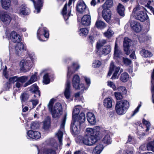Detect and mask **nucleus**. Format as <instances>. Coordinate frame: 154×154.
I'll use <instances>...</instances> for the list:
<instances>
[{
    "label": "nucleus",
    "instance_id": "nucleus-1",
    "mask_svg": "<svg viewBox=\"0 0 154 154\" xmlns=\"http://www.w3.org/2000/svg\"><path fill=\"white\" fill-rule=\"evenodd\" d=\"M123 95L116 92V112L119 115L124 114L129 106L127 100H122Z\"/></svg>",
    "mask_w": 154,
    "mask_h": 154
},
{
    "label": "nucleus",
    "instance_id": "nucleus-2",
    "mask_svg": "<svg viewBox=\"0 0 154 154\" xmlns=\"http://www.w3.org/2000/svg\"><path fill=\"white\" fill-rule=\"evenodd\" d=\"M85 119V115L83 112H81L76 119H73V122L71 125V130L73 135L78 134L84 123Z\"/></svg>",
    "mask_w": 154,
    "mask_h": 154
},
{
    "label": "nucleus",
    "instance_id": "nucleus-3",
    "mask_svg": "<svg viewBox=\"0 0 154 154\" xmlns=\"http://www.w3.org/2000/svg\"><path fill=\"white\" fill-rule=\"evenodd\" d=\"M107 42L106 40L102 39L98 41L96 48L97 54L100 56L106 55L109 54L111 50V47L109 45H103Z\"/></svg>",
    "mask_w": 154,
    "mask_h": 154
},
{
    "label": "nucleus",
    "instance_id": "nucleus-4",
    "mask_svg": "<svg viewBox=\"0 0 154 154\" xmlns=\"http://www.w3.org/2000/svg\"><path fill=\"white\" fill-rule=\"evenodd\" d=\"M142 8V7L139 5L135 8L133 10L131 17H133L141 22H143L147 20L148 17L146 13L141 10Z\"/></svg>",
    "mask_w": 154,
    "mask_h": 154
},
{
    "label": "nucleus",
    "instance_id": "nucleus-5",
    "mask_svg": "<svg viewBox=\"0 0 154 154\" xmlns=\"http://www.w3.org/2000/svg\"><path fill=\"white\" fill-rule=\"evenodd\" d=\"M72 85L73 88L76 90H80L82 93L85 89L84 84L80 82V79L77 75H74L72 79Z\"/></svg>",
    "mask_w": 154,
    "mask_h": 154
},
{
    "label": "nucleus",
    "instance_id": "nucleus-6",
    "mask_svg": "<svg viewBox=\"0 0 154 154\" xmlns=\"http://www.w3.org/2000/svg\"><path fill=\"white\" fill-rule=\"evenodd\" d=\"M100 128L98 126H96L93 128H87L85 131V134L88 135L93 138L96 139L97 141V138L100 134Z\"/></svg>",
    "mask_w": 154,
    "mask_h": 154
},
{
    "label": "nucleus",
    "instance_id": "nucleus-7",
    "mask_svg": "<svg viewBox=\"0 0 154 154\" xmlns=\"http://www.w3.org/2000/svg\"><path fill=\"white\" fill-rule=\"evenodd\" d=\"M50 111L53 118L58 119L60 118L63 112L61 104L60 103L55 104L53 109Z\"/></svg>",
    "mask_w": 154,
    "mask_h": 154
},
{
    "label": "nucleus",
    "instance_id": "nucleus-8",
    "mask_svg": "<svg viewBox=\"0 0 154 154\" xmlns=\"http://www.w3.org/2000/svg\"><path fill=\"white\" fill-rule=\"evenodd\" d=\"M66 116L67 114H65L61 122L60 125V130L56 134V136L57 137L60 145L62 144V140L63 135V131L64 129Z\"/></svg>",
    "mask_w": 154,
    "mask_h": 154
},
{
    "label": "nucleus",
    "instance_id": "nucleus-9",
    "mask_svg": "<svg viewBox=\"0 0 154 154\" xmlns=\"http://www.w3.org/2000/svg\"><path fill=\"white\" fill-rule=\"evenodd\" d=\"M73 0H69L68 4H66L63 7L62 11V14L65 20H66L70 16L71 5Z\"/></svg>",
    "mask_w": 154,
    "mask_h": 154
},
{
    "label": "nucleus",
    "instance_id": "nucleus-10",
    "mask_svg": "<svg viewBox=\"0 0 154 154\" xmlns=\"http://www.w3.org/2000/svg\"><path fill=\"white\" fill-rule=\"evenodd\" d=\"M79 138L81 139V141L83 144L88 146L92 145L97 142L96 139L85 134L83 137H80Z\"/></svg>",
    "mask_w": 154,
    "mask_h": 154
},
{
    "label": "nucleus",
    "instance_id": "nucleus-11",
    "mask_svg": "<svg viewBox=\"0 0 154 154\" xmlns=\"http://www.w3.org/2000/svg\"><path fill=\"white\" fill-rule=\"evenodd\" d=\"M0 19L5 24L8 25L10 23L11 18L6 12L1 11L0 12Z\"/></svg>",
    "mask_w": 154,
    "mask_h": 154
},
{
    "label": "nucleus",
    "instance_id": "nucleus-12",
    "mask_svg": "<svg viewBox=\"0 0 154 154\" xmlns=\"http://www.w3.org/2000/svg\"><path fill=\"white\" fill-rule=\"evenodd\" d=\"M26 48L24 45L22 43H19L16 44L14 48V52L17 55V57L20 56L26 50Z\"/></svg>",
    "mask_w": 154,
    "mask_h": 154
},
{
    "label": "nucleus",
    "instance_id": "nucleus-13",
    "mask_svg": "<svg viewBox=\"0 0 154 154\" xmlns=\"http://www.w3.org/2000/svg\"><path fill=\"white\" fill-rule=\"evenodd\" d=\"M49 32L47 29L45 28H43L42 29L40 30L38 29L37 32V36L38 39L42 41H44L45 40L41 39L40 37L44 36L46 38H48L49 37Z\"/></svg>",
    "mask_w": 154,
    "mask_h": 154
},
{
    "label": "nucleus",
    "instance_id": "nucleus-14",
    "mask_svg": "<svg viewBox=\"0 0 154 154\" xmlns=\"http://www.w3.org/2000/svg\"><path fill=\"white\" fill-rule=\"evenodd\" d=\"M131 42V40L128 37L124 38L123 42L124 50L125 54L127 55H128L130 53L129 47Z\"/></svg>",
    "mask_w": 154,
    "mask_h": 154
},
{
    "label": "nucleus",
    "instance_id": "nucleus-15",
    "mask_svg": "<svg viewBox=\"0 0 154 154\" xmlns=\"http://www.w3.org/2000/svg\"><path fill=\"white\" fill-rule=\"evenodd\" d=\"M70 82L69 80H67L65 86L64 91V94L65 97L67 99H69L71 95Z\"/></svg>",
    "mask_w": 154,
    "mask_h": 154
},
{
    "label": "nucleus",
    "instance_id": "nucleus-16",
    "mask_svg": "<svg viewBox=\"0 0 154 154\" xmlns=\"http://www.w3.org/2000/svg\"><path fill=\"white\" fill-rule=\"evenodd\" d=\"M86 6L84 2L80 0L78 2L76 6L77 11L80 13H83L86 10Z\"/></svg>",
    "mask_w": 154,
    "mask_h": 154
},
{
    "label": "nucleus",
    "instance_id": "nucleus-17",
    "mask_svg": "<svg viewBox=\"0 0 154 154\" xmlns=\"http://www.w3.org/2000/svg\"><path fill=\"white\" fill-rule=\"evenodd\" d=\"M80 67L79 65L77 63H73L70 67L68 68V71L67 74L68 78H70L72 74Z\"/></svg>",
    "mask_w": 154,
    "mask_h": 154
},
{
    "label": "nucleus",
    "instance_id": "nucleus-18",
    "mask_svg": "<svg viewBox=\"0 0 154 154\" xmlns=\"http://www.w3.org/2000/svg\"><path fill=\"white\" fill-rule=\"evenodd\" d=\"M32 62L29 59L27 58L25 60H21L20 65L23 68L29 70L31 66Z\"/></svg>",
    "mask_w": 154,
    "mask_h": 154
},
{
    "label": "nucleus",
    "instance_id": "nucleus-19",
    "mask_svg": "<svg viewBox=\"0 0 154 154\" xmlns=\"http://www.w3.org/2000/svg\"><path fill=\"white\" fill-rule=\"evenodd\" d=\"M38 150V154L45 153V154H55L57 153V151H58L57 148L56 147L54 149L52 148L48 149L42 148L40 150Z\"/></svg>",
    "mask_w": 154,
    "mask_h": 154
},
{
    "label": "nucleus",
    "instance_id": "nucleus-20",
    "mask_svg": "<svg viewBox=\"0 0 154 154\" xmlns=\"http://www.w3.org/2000/svg\"><path fill=\"white\" fill-rule=\"evenodd\" d=\"M10 39L11 40L14 42L17 43H20L21 41L20 36L15 31H12L9 34Z\"/></svg>",
    "mask_w": 154,
    "mask_h": 154
},
{
    "label": "nucleus",
    "instance_id": "nucleus-21",
    "mask_svg": "<svg viewBox=\"0 0 154 154\" xmlns=\"http://www.w3.org/2000/svg\"><path fill=\"white\" fill-rule=\"evenodd\" d=\"M27 138H32L38 139L41 137L40 133L36 131H34L32 130H29L27 133Z\"/></svg>",
    "mask_w": 154,
    "mask_h": 154
},
{
    "label": "nucleus",
    "instance_id": "nucleus-22",
    "mask_svg": "<svg viewBox=\"0 0 154 154\" xmlns=\"http://www.w3.org/2000/svg\"><path fill=\"white\" fill-rule=\"evenodd\" d=\"M18 12L20 14L27 15L30 13V10L26 7V5L23 4L19 7Z\"/></svg>",
    "mask_w": 154,
    "mask_h": 154
},
{
    "label": "nucleus",
    "instance_id": "nucleus-23",
    "mask_svg": "<svg viewBox=\"0 0 154 154\" xmlns=\"http://www.w3.org/2000/svg\"><path fill=\"white\" fill-rule=\"evenodd\" d=\"M111 12L107 8H104L102 11V16L104 20L107 22H109L111 19Z\"/></svg>",
    "mask_w": 154,
    "mask_h": 154
},
{
    "label": "nucleus",
    "instance_id": "nucleus-24",
    "mask_svg": "<svg viewBox=\"0 0 154 154\" xmlns=\"http://www.w3.org/2000/svg\"><path fill=\"white\" fill-rule=\"evenodd\" d=\"M130 26L131 29L136 32H139L141 30L140 24L137 21H131L130 22Z\"/></svg>",
    "mask_w": 154,
    "mask_h": 154
},
{
    "label": "nucleus",
    "instance_id": "nucleus-25",
    "mask_svg": "<svg viewBox=\"0 0 154 154\" xmlns=\"http://www.w3.org/2000/svg\"><path fill=\"white\" fill-rule=\"evenodd\" d=\"M91 22V17L89 15H85L81 19V24L83 26H89L90 25Z\"/></svg>",
    "mask_w": 154,
    "mask_h": 154
},
{
    "label": "nucleus",
    "instance_id": "nucleus-26",
    "mask_svg": "<svg viewBox=\"0 0 154 154\" xmlns=\"http://www.w3.org/2000/svg\"><path fill=\"white\" fill-rule=\"evenodd\" d=\"M115 66L114 65V63L113 61H112L111 62L109 71L107 76L108 77L110 76L112 73L114 71V72L113 74L111 77V79H116V70H115Z\"/></svg>",
    "mask_w": 154,
    "mask_h": 154
},
{
    "label": "nucleus",
    "instance_id": "nucleus-27",
    "mask_svg": "<svg viewBox=\"0 0 154 154\" xmlns=\"http://www.w3.org/2000/svg\"><path fill=\"white\" fill-rule=\"evenodd\" d=\"M87 119L89 123L92 125H94L96 122L95 116L92 112H88L87 114Z\"/></svg>",
    "mask_w": 154,
    "mask_h": 154
},
{
    "label": "nucleus",
    "instance_id": "nucleus-28",
    "mask_svg": "<svg viewBox=\"0 0 154 154\" xmlns=\"http://www.w3.org/2000/svg\"><path fill=\"white\" fill-rule=\"evenodd\" d=\"M123 54L121 50L116 44V60L118 62H120L123 59Z\"/></svg>",
    "mask_w": 154,
    "mask_h": 154
},
{
    "label": "nucleus",
    "instance_id": "nucleus-29",
    "mask_svg": "<svg viewBox=\"0 0 154 154\" xmlns=\"http://www.w3.org/2000/svg\"><path fill=\"white\" fill-rule=\"evenodd\" d=\"M117 11L119 15L124 17L125 15V8L124 5L119 3L117 7Z\"/></svg>",
    "mask_w": 154,
    "mask_h": 154
},
{
    "label": "nucleus",
    "instance_id": "nucleus-30",
    "mask_svg": "<svg viewBox=\"0 0 154 154\" xmlns=\"http://www.w3.org/2000/svg\"><path fill=\"white\" fill-rule=\"evenodd\" d=\"M37 73L35 72L34 73V74L32 75L31 77L29 80L26 83H25L24 85V87H26L29 85L34 82L36 81L37 80Z\"/></svg>",
    "mask_w": 154,
    "mask_h": 154
},
{
    "label": "nucleus",
    "instance_id": "nucleus-31",
    "mask_svg": "<svg viewBox=\"0 0 154 154\" xmlns=\"http://www.w3.org/2000/svg\"><path fill=\"white\" fill-rule=\"evenodd\" d=\"M82 108V107L80 105H77L74 107L73 111L72 113V119H76L77 117V115L79 113L80 110Z\"/></svg>",
    "mask_w": 154,
    "mask_h": 154
},
{
    "label": "nucleus",
    "instance_id": "nucleus-32",
    "mask_svg": "<svg viewBox=\"0 0 154 154\" xmlns=\"http://www.w3.org/2000/svg\"><path fill=\"white\" fill-rule=\"evenodd\" d=\"M103 105L106 108H110L112 106V100L109 98H106L103 100Z\"/></svg>",
    "mask_w": 154,
    "mask_h": 154
},
{
    "label": "nucleus",
    "instance_id": "nucleus-33",
    "mask_svg": "<svg viewBox=\"0 0 154 154\" xmlns=\"http://www.w3.org/2000/svg\"><path fill=\"white\" fill-rule=\"evenodd\" d=\"M95 26L98 29H102L106 26V24L103 21L97 20L95 24Z\"/></svg>",
    "mask_w": 154,
    "mask_h": 154
},
{
    "label": "nucleus",
    "instance_id": "nucleus-34",
    "mask_svg": "<svg viewBox=\"0 0 154 154\" xmlns=\"http://www.w3.org/2000/svg\"><path fill=\"white\" fill-rule=\"evenodd\" d=\"M30 91L31 92H33L36 94L38 97L40 96V93L38 90V87L35 84H34L31 86L30 88Z\"/></svg>",
    "mask_w": 154,
    "mask_h": 154
},
{
    "label": "nucleus",
    "instance_id": "nucleus-35",
    "mask_svg": "<svg viewBox=\"0 0 154 154\" xmlns=\"http://www.w3.org/2000/svg\"><path fill=\"white\" fill-rule=\"evenodd\" d=\"M3 8L5 9L9 8L11 5V0H1Z\"/></svg>",
    "mask_w": 154,
    "mask_h": 154
},
{
    "label": "nucleus",
    "instance_id": "nucleus-36",
    "mask_svg": "<svg viewBox=\"0 0 154 154\" xmlns=\"http://www.w3.org/2000/svg\"><path fill=\"white\" fill-rule=\"evenodd\" d=\"M140 53L143 57H150L152 55L151 52L145 49H142L140 51Z\"/></svg>",
    "mask_w": 154,
    "mask_h": 154
},
{
    "label": "nucleus",
    "instance_id": "nucleus-37",
    "mask_svg": "<svg viewBox=\"0 0 154 154\" xmlns=\"http://www.w3.org/2000/svg\"><path fill=\"white\" fill-rule=\"evenodd\" d=\"M103 147L102 145H97L93 149V152L95 154H100L102 151Z\"/></svg>",
    "mask_w": 154,
    "mask_h": 154
},
{
    "label": "nucleus",
    "instance_id": "nucleus-38",
    "mask_svg": "<svg viewBox=\"0 0 154 154\" xmlns=\"http://www.w3.org/2000/svg\"><path fill=\"white\" fill-rule=\"evenodd\" d=\"M113 5L112 0H106L105 3L103 5V8H111Z\"/></svg>",
    "mask_w": 154,
    "mask_h": 154
},
{
    "label": "nucleus",
    "instance_id": "nucleus-39",
    "mask_svg": "<svg viewBox=\"0 0 154 154\" xmlns=\"http://www.w3.org/2000/svg\"><path fill=\"white\" fill-rule=\"evenodd\" d=\"M120 79L122 82H126L129 79L128 74L126 72H124L122 74L120 77Z\"/></svg>",
    "mask_w": 154,
    "mask_h": 154
},
{
    "label": "nucleus",
    "instance_id": "nucleus-40",
    "mask_svg": "<svg viewBox=\"0 0 154 154\" xmlns=\"http://www.w3.org/2000/svg\"><path fill=\"white\" fill-rule=\"evenodd\" d=\"M116 92L117 93H120L122 95L125 94L127 93V91L126 88L124 86H121L117 88L116 89Z\"/></svg>",
    "mask_w": 154,
    "mask_h": 154
},
{
    "label": "nucleus",
    "instance_id": "nucleus-41",
    "mask_svg": "<svg viewBox=\"0 0 154 154\" xmlns=\"http://www.w3.org/2000/svg\"><path fill=\"white\" fill-rule=\"evenodd\" d=\"M111 141V139L109 134L106 135L103 139V142L106 144H110Z\"/></svg>",
    "mask_w": 154,
    "mask_h": 154
},
{
    "label": "nucleus",
    "instance_id": "nucleus-42",
    "mask_svg": "<svg viewBox=\"0 0 154 154\" xmlns=\"http://www.w3.org/2000/svg\"><path fill=\"white\" fill-rule=\"evenodd\" d=\"M88 32V30L86 28H82L80 29L79 31L80 35L85 36L87 35Z\"/></svg>",
    "mask_w": 154,
    "mask_h": 154
},
{
    "label": "nucleus",
    "instance_id": "nucleus-43",
    "mask_svg": "<svg viewBox=\"0 0 154 154\" xmlns=\"http://www.w3.org/2000/svg\"><path fill=\"white\" fill-rule=\"evenodd\" d=\"M146 146L148 150H151L154 152V140L148 143Z\"/></svg>",
    "mask_w": 154,
    "mask_h": 154
},
{
    "label": "nucleus",
    "instance_id": "nucleus-44",
    "mask_svg": "<svg viewBox=\"0 0 154 154\" xmlns=\"http://www.w3.org/2000/svg\"><path fill=\"white\" fill-rule=\"evenodd\" d=\"M29 97V95L26 93L22 94L20 96V98L22 103L28 100Z\"/></svg>",
    "mask_w": 154,
    "mask_h": 154
},
{
    "label": "nucleus",
    "instance_id": "nucleus-45",
    "mask_svg": "<svg viewBox=\"0 0 154 154\" xmlns=\"http://www.w3.org/2000/svg\"><path fill=\"white\" fill-rule=\"evenodd\" d=\"M101 62L98 60H94L93 61L92 66L94 68H98L101 65Z\"/></svg>",
    "mask_w": 154,
    "mask_h": 154
},
{
    "label": "nucleus",
    "instance_id": "nucleus-46",
    "mask_svg": "<svg viewBox=\"0 0 154 154\" xmlns=\"http://www.w3.org/2000/svg\"><path fill=\"white\" fill-rule=\"evenodd\" d=\"M113 34V32L110 29H109L106 32L104 33V34L105 37L109 38L111 37Z\"/></svg>",
    "mask_w": 154,
    "mask_h": 154
},
{
    "label": "nucleus",
    "instance_id": "nucleus-47",
    "mask_svg": "<svg viewBox=\"0 0 154 154\" xmlns=\"http://www.w3.org/2000/svg\"><path fill=\"white\" fill-rule=\"evenodd\" d=\"M50 122L48 119L45 120L43 122V128L45 130H47L48 128L50 126Z\"/></svg>",
    "mask_w": 154,
    "mask_h": 154
},
{
    "label": "nucleus",
    "instance_id": "nucleus-48",
    "mask_svg": "<svg viewBox=\"0 0 154 154\" xmlns=\"http://www.w3.org/2000/svg\"><path fill=\"white\" fill-rule=\"evenodd\" d=\"M28 79L27 76H23L20 77H18V81H19L22 84L25 82Z\"/></svg>",
    "mask_w": 154,
    "mask_h": 154
},
{
    "label": "nucleus",
    "instance_id": "nucleus-49",
    "mask_svg": "<svg viewBox=\"0 0 154 154\" xmlns=\"http://www.w3.org/2000/svg\"><path fill=\"white\" fill-rule=\"evenodd\" d=\"M50 79L48 73L45 74L43 77V82L45 84H48L50 82Z\"/></svg>",
    "mask_w": 154,
    "mask_h": 154
},
{
    "label": "nucleus",
    "instance_id": "nucleus-50",
    "mask_svg": "<svg viewBox=\"0 0 154 154\" xmlns=\"http://www.w3.org/2000/svg\"><path fill=\"white\" fill-rule=\"evenodd\" d=\"M143 123L144 125H145L146 126V131L147 132L148 131H149L150 128V123L149 122L146 121L144 119H143Z\"/></svg>",
    "mask_w": 154,
    "mask_h": 154
},
{
    "label": "nucleus",
    "instance_id": "nucleus-51",
    "mask_svg": "<svg viewBox=\"0 0 154 154\" xmlns=\"http://www.w3.org/2000/svg\"><path fill=\"white\" fill-rule=\"evenodd\" d=\"M54 103V99H51L48 104V107L49 110L50 111L53 109V106Z\"/></svg>",
    "mask_w": 154,
    "mask_h": 154
},
{
    "label": "nucleus",
    "instance_id": "nucleus-52",
    "mask_svg": "<svg viewBox=\"0 0 154 154\" xmlns=\"http://www.w3.org/2000/svg\"><path fill=\"white\" fill-rule=\"evenodd\" d=\"M75 97L76 100L79 101H82V102H83V97L82 96H80L79 92H77L75 94Z\"/></svg>",
    "mask_w": 154,
    "mask_h": 154
},
{
    "label": "nucleus",
    "instance_id": "nucleus-53",
    "mask_svg": "<svg viewBox=\"0 0 154 154\" xmlns=\"http://www.w3.org/2000/svg\"><path fill=\"white\" fill-rule=\"evenodd\" d=\"M122 60L124 62V64L127 65H129L131 63V61L127 58H125L123 57V59Z\"/></svg>",
    "mask_w": 154,
    "mask_h": 154
},
{
    "label": "nucleus",
    "instance_id": "nucleus-54",
    "mask_svg": "<svg viewBox=\"0 0 154 154\" xmlns=\"http://www.w3.org/2000/svg\"><path fill=\"white\" fill-rule=\"evenodd\" d=\"M18 77L15 76L10 77L9 79V81L11 82L14 83L15 82H17L18 81Z\"/></svg>",
    "mask_w": 154,
    "mask_h": 154
},
{
    "label": "nucleus",
    "instance_id": "nucleus-55",
    "mask_svg": "<svg viewBox=\"0 0 154 154\" xmlns=\"http://www.w3.org/2000/svg\"><path fill=\"white\" fill-rule=\"evenodd\" d=\"M108 86L112 88L114 90H116V86L115 84L113 82L109 81L108 82Z\"/></svg>",
    "mask_w": 154,
    "mask_h": 154
},
{
    "label": "nucleus",
    "instance_id": "nucleus-56",
    "mask_svg": "<svg viewBox=\"0 0 154 154\" xmlns=\"http://www.w3.org/2000/svg\"><path fill=\"white\" fill-rule=\"evenodd\" d=\"M30 127L32 129H36L38 127V125L37 123L33 122L31 124Z\"/></svg>",
    "mask_w": 154,
    "mask_h": 154
},
{
    "label": "nucleus",
    "instance_id": "nucleus-57",
    "mask_svg": "<svg viewBox=\"0 0 154 154\" xmlns=\"http://www.w3.org/2000/svg\"><path fill=\"white\" fill-rule=\"evenodd\" d=\"M74 154H86L85 151L81 149L80 150L76 151L74 152Z\"/></svg>",
    "mask_w": 154,
    "mask_h": 154
},
{
    "label": "nucleus",
    "instance_id": "nucleus-58",
    "mask_svg": "<svg viewBox=\"0 0 154 154\" xmlns=\"http://www.w3.org/2000/svg\"><path fill=\"white\" fill-rule=\"evenodd\" d=\"M123 71V69L122 68H121L119 66L116 67V75L119 72V73L120 74Z\"/></svg>",
    "mask_w": 154,
    "mask_h": 154
},
{
    "label": "nucleus",
    "instance_id": "nucleus-59",
    "mask_svg": "<svg viewBox=\"0 0 154 154\" xmlns=\"http://www.w3.org/2000/svg\"><path fill=\"white\" fill-rule=\"evenodd\" d=\"M28 59H29L32 62L35 59V56L34 54H31L29 55V57L27 58Z\"/></svg>",
    "mask_w": 154,
    "mask_h": 154
},
{
    "label": "nucleus",
    "instance_id": "nucleus-60",
    "mask_svg": "<svg viewBox=\"0 0 154 154\" xmlns=\"http://www.w3.org/2000/svg\"><path fill=\"white\" fill-rule=\"evenodd\" d=\"M22 84L19 81H17L16 82L15 85L16 87L19 88H20L22 85Z\"/></svg>",
    "mask_w": 154,
    "mask_h": 154
},
{
    "label": "nucleus",
    "instance_id": "nucleus-61",
    "mask_svg": "<svg viewBox=\"0 0 154 154\" xmlns=\"http://www.w3.org/2000/svg\"><path fill=\"white\" fill-rule=\"evenodd\" d=\"M141 106V105H140L138 106L135 110L134 111V112L131 115L132 116H134L136 113H137L139 111V109L140 107Z\"/></svg>",
    "mask_w": 154,
    "mask_h": 154
},
{
    "label": "nucleus",
    "instance_id": "nucleus-62",
    "mask_svg": "<svg viewBox=\"0 0 154 154\" xmlns=\"http://www.w3.org/2000/svg\"><path fill=\"white\" fill-rule=\"evenodd\" d=\"M31 102H32V104L34 106H35L38 103V100L36 99L35 100H32Z\"/></svg>",
    "mask_w": 154,
    "mask_h": 154
},
{
    "label": "nucleus",
    "instance_id": "nucleus-63",
    "mask_svg": "<svg viewBox=\"0 0 154 154\" xmlns=\"http://www.w3.org/2000/svg\"><path fill=\"white\" fill-rule=\"evenodd\" d=\"M85 79L87 84L88 85V86H89L91 83L90 79L88 77H85Z\"/></svg>",
    "mask_w": 154,
    "mask_h": 154
},
{
    "label": "nucleus",
    "instance_id": "nucleus-64",
    "mask_svg": "<svg viewBox=\"0 0 154 154\" xmlns=\"http://www.w3.org/2000/svg\"><path fill=\"white\" fill-rule=\"evenodd\" d=\"M152 102L154 103V85L152 86Z\"/></svg>",
    "mask_w": 154,
    "mask_h": 154
}]
</instances>
